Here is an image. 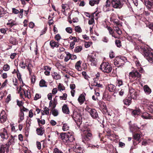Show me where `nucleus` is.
<instances>
[{
	"instance_id": "39448f33",
	"label": "nucleus",
	"mask_w": 153,
	"mask_h": 153,
	"mask_svg": "<svg viewBox=\"0 0 153 153\" xmlns=\"http://www.w3.org/2000/svg\"><path fill=\"white\" fill-rule=\"evenodd\" d=\"M126 58L123 57H118L114 60V65L118 67H122L125 63Z\"/></svg>"
},
{
	"instance_id": "c85d7f7f",
	"label": "nucleus",
	"mask_w": 153,
	"mask_h": 153,
	"mask_svg": "<svg viewBox=\"0 0 153 153\" xmlns=\"http://www.w3.org/2000/svg\"><path fill=\"white\" fill-rule=\"evenodd\" d=\"M132 98L131 97H129L126 98L124 100L123 102L124 104L127 105H129L131 103Z\"/></svg>"
},
{
	"instance_id": "864d4df0",
	"label": "nucleus",
	"mask_w": 153,
	"mask_h": 153,
	"mask_svg": "<svg viewBox=\"0 0 153 153\" xmlns=\"http://www.w3.org/2000/svg\"><path fill=\"white\" fill-rule=\"evenodd\" d=\"M10 69V66L8 64H6L4 65L3 69L5 71H8Z\"/></svg>"
},
{
	"instance_id": "774afa93",
	"label": "nucleus",
	"mask_w": 153,
	"mask_h": 153,
	"mask_svg": "<svg viewBox=\"0 0 153 153\" xmlns=\"http://www.w3.org/2000/svg\"><path fill=\"white\" fill-rule=\"evenodd\" d=\"M54 153H63L59 149L57 148H55L54 149L53 151Z\"/></svg>"
},
{
	"instance_id": "f257e3e1",
	"label": "nucleus",
	"mask_w": 153,
	"mask_h": 153,
	"mask_svg": "<svg viewBox=\"0 0 153 153\" xmlns=\"http://www.w3.org/2000/svg\"><path fill=\"white\" fill-rule=\"evenodd\" d=\"M144 57L150 62H153V53L151 49L147 47H141Z\"/></svg>"
},
{
	"instance_id": "7c9ffc66",
	"label": "nucleus",
	"mask_w": 153,
	"mask_h": 153,
	"mask_svg": "<svg viewBox=\"0 0 153 153\" xmlns=\"http://www.w3.org/2000/svg\"><path fill=\"white\" fill-rule=\"evenodd\" d=\"M37 134L38 135H42L44 132V130L43 128L40 127L39 128H37L36 129Z\"/></svg>"
},
{
	"instance_id": "f3484780",
	"label": "nucleus",
	"mask_w": 153,
	"mask_h": 153,
	"mask_svg": "<svg viewBox=\"0 0 153 153\" xmlns=\"http://www.w3.org/2000/svg\"><path fill=\"white\" fill-rule=\"evenodd\" d=\"M144 3L147 8L150 11H152L153 8V3L149 0H144Z\"/></svg>"
},
{
	"instance_id": "9d476101",
	"label": "nucleus",
	"mask_w": 153,
	"mask_h": 153,
	"mask_svg": "<svg viewBox=\"0 0 153 153\" xmlns=\"http://www.w3.org/2000/svg\"><path fill=\"white\" fill-rule=\"evenodd\" d=\"M111 4L112 7L115 8H120L122 7L120 0H112Z\"/></svg>"
},
{
	"instance_id": "0eeeda50",
	"label": "nucleus",
	"mask_w": 153,
	"mask_h": 153,
	"mask_svg": "<svg viewBox=\"0 0 153 153\" xmlns=\"http://www.w3.org/2000/svg\"><path fill=\"white\" fill-rule=\"evenodd\" d=\"M87 111L93 118L97 119L98 117V113L95 109L88 107L87 108Z\"/></svg>"
},
{
	"instance_id": "5701e85b",
	"label": "nucleus",
	"mask_w": 153,
	"mask_h": 153,
	"mask_svg": "<svg viewBox=\"0 0 153 153\" xmlns=\"http://www.w3.org/2000/svg\"><path fill=\"white\" fill-rule=\"evenodd\" d=\"M141 116L144 119H152V117L151 114L147 112L143 113Z\"/></svg>"
},
{
	"instance_id": "3c124183",
	"label": "nucleus",
	"mask_w": 153,
	"mask_h": 153,
	"mask_svg": "<svg viewBox=\"0 0 153 153\" xmlns=\"http://www.w3.org/2000/svg\"><path fill=\"white\" fill-rule=\"evenodd\" d=\"M26 63H25L24 62H22L19 64V66L21 68L24 69L25 68L26 66H27Z\"/></svg>"
},
{
	"instance_id": "a19ab883",
	"label": "nucleus",
	"mask_w": 153,
	"mask_h": 153,
	"mask_svg": "<svg viewBox=\"0 0 153 153\" xmlns=\"http://www.w3.org/2000/svg\"><path fill=\"white\" fill-rule=\"evenodd\" d=\"M68 6L67 4H62V12L65 15H66V14L65 13V10L67 9Z\"/></svg>"
},
{
	"instance_id": "6e6552de",
	"label": "nucleus",
	"mask_w": 153,
	"mask_h": 153,
	"mask_svg": "<svg viewBox=\"0 0 153 153\" xmlns=\"http://www.w3.org/2000/svg\"><path fill=\"white\" fill-rule=\"evenodd\" d=\"M141 75L138 71L136 70L130 72L129 73V76L130 79H135L136 77H140Z\"/></svg>"
},
{
	"instance_id": "bf43d9fd",
	"label": "nucleus",
	"mask_w": 153,
	"mask_h": 153,
	"mask_svg": "<svg viewBox=\"0 0 153 153\" xmlns=\"http://www.w3.org/2000/svg\"><path fill=\"white\" fill-rule=\"evenodd\" d=\"M44 110L43 111L45 114L48 115L49 114V109L48 108L45 107L44 108Z\"/></svg>"
},
{
	"instance_id": "69168bd1",
	"label": "nucleus",
	"mask_w": 153,
	"mask_h": 153,
	"mask_svg": "<svg viewBox=\"0 0 153 153\" xmlns=\"http://www.w3.org/2000/svg\"><path fill=\"white\" fill-rule=\"evenodd\" d=\"M37 120L38 123L39 124H44L45 123V120H40L39 119L37 118Z\"/></svg>"
},
{
	"instance_id": "b1692460",
	"label": "nucleus",
	"mask_w": 153,
	"mask_h": 153,
	"mask_svg": "<svg viewBox=\"0 0 153 153\" xmlns=\"http://www.w3.org/2000/svg\"><path fill=\"white\" fill-rule=\"evenodd\" d=\"M50 45L52 48L54 47L57 48L59 46V43L57 42H55L53 40H51L50 43Z\"/></svg>"
},
{
	"instance_id": "a211bd4d",
	"label": "nucleus",
	"mask_w": 153,
	"mask_h": 153,
	"mask_svg": "<svg viewBox=\"0 0 153 153\" xmlns=\"http://www.w3.org/2000/svg\"><path fill=\"white\" fill-rule=\"evenodd\" d=\"M85 93L82 94L79 97L78 100L80 105L82 104L85 100Z\"/></svg>"
},
{
	"instance_id": "473e14b6",
	"label": "nucleus",
	"mask_w": 153,
	"mask_h": 153,
	"mask_svg": "<svg viewBox=\"0 0 153 153\" xmlns=\"http://www.w3.org/2000/svg\"><path fill=\"white\" fill-rule=\"evenodd\" d=\"M100 106L102 109L106 110L107 107L105 102L102 101H100L99 102Z\"/></svg>"
},
{
	"instance_id": "412c9836",
	"label": "nucleus",
	"mask_w": 153,
	"mask_h": 153,
	"mask_svg": "<svg viewBox=\"0 0 153 153\" xmlns=\"http://www.w3.org/2000/svg\"><path fill=\"white\" fill-rule=\"evenodd\" d=\"M73 150L74 152L77 153H81L82 152V148L79 146H74Z\"/></svg>"
},
{
	"instance_id": "a18cd8bd",
	"label": "nucleus",
	"mask_w": 153,
	"mask_h": 153,
	"mask_svg": "<svg viewBox=\"0 0 153 153\" xmlns=\"http://www.w3.org/2000/svg\"><path fill=\"white\" fill-rule=\"evenodd\" d=\"M140 111L139 109H135L133 110L132 114L134 116L138 115L140 114Z\"/></svg>"
},
{
	"instance_id": "603ef678",
	"label": "nucleus",
	"mask_w": 153,
	"mask_h": 153,
	"mask_svg": "<svg viewBox=\"0 0 153 153\" xmlns=\"http://www.w3.org/2000/svg\"><path fill=\"white\" fill-rule=\"evenodd\" d=\"M75 30L76 32L78 33H80L82 32V30L80 27L79 26H76L75 27Z\"/></svg>"
},
{
	"instance_id": "dca6fc26",
	"label": "nucleus",
	"mask_w": 153,
	"mask_h": 153,
	"mask_svg": "<svg viewBox=\"0 0 153 153\" xmlns=\"http://www.w3.org/2000/svg\"><path fill=\"white\" fill-rule=\"evenodd\" d=\"M81 125L82 124L80 125V128H78V129H79L80 130L83 132V133L90 132H89L90 129L87 127V125H82V127H81Z\"/></svg>"
},
{
	"instance_id": "e2e57ef3",
	"label": "nucleus",
	"mask_w": 153,
	"mask_h": 153,
	"mask_svg": "<svg viewBox=\"0 0 153 153\" xmlns=\"http://www.w3.org/2000/svg\"><path fill=\"white\" fill-rule=\"evenodd\" d=\"M94 22V18L91 16V19L89 20L88 24L90 25H92Z\"/></svg>"
},
{
	"instance_id": "4be33fe9",
	"label": "nucleus",
	"mask_w": 153,
	"mask_h": 153,
	"mask_svg": "<svg viewBox=\"0 0 153 153\" xmlns=\"http://www.w3.org/2000/svg\"><path fill=\"white\" fill-rule=\"evenodd\" d=\"M19 90L20 91L23 90L25 96L27 97L28 99H30L31 98L30 93V92H29L28 90L24 89L23 88H22L21 87H20Z\"/></svg>"
},
{
	"instance_id": "79ce46f5",
	"label": "nucleus",
	"mask_w": 153,
	"mask_h": 153,
	"mask_svg": "<svg viewBox=\"0 0 153 153\" xmlns=\"http://www.w3.org/2000/svg\"><path fill=\"white\" fill-rule=\"evenodd\" d=\"M58 89L60 91L65 90V87L61 83H59L58 86Z\"/></svg>"
},
{
	"instance_id": "aec40b11",
	"label": "nucleus",
	"mask_w": 153,
	"mask_h": 153,
	"mask_svg": "<svg viewBox=\"0 0 153 153\" xmlns=\"http://www.w3.org/2000/svg\"><path fill=\"white\" fill-rule=\"evenodd\" d=\"M107 28L108 30L109 34L111 35L112 36L115 38H118L119 37L116 36L114 34L113 30L110 27L108 26Z\"/></svg>"
},
{
	"instance_id": "5fc2aeb1",
	"label": "nucleus",
	"mask_w": 153,
	"mask_h": 153,
	"mask_svg": "<svg viewBox=\"0 0 153 153\" xmlns=\"http://www.w3.org/2000/svg\"><path fill=\"white\" fill-rule=\"evenodd\" d=\"M149 112L152 113H153V105L151 104L148 106L147 107Z\"/></svg>"
},
{
	"instance_id": "f8f14e48",
	"label": "nucleus",
	"mask_w": 153,
	"mask_h": 153,
	"mask_svg": "<svg viewBox=\"0 0 153 153\" xmlns=\"http://www.w3.org/2000/svg\"><path fill=\"white\" fill-rule=\"evenodd\" d=\"M129 94L131 98L134 99H136L138 95L137 92L132 88H129Z\"/></svg>"
},
{
	"instance_id": "c756f323",
	"label": "nucleus",
	"mask_w": 153,
	"mask_h": 153,
	"mask_svg": "<svg viewBox=\"0 0 153 153\" xmlns=\"http://www.w3.org/2000/svg\"><path fill=\"white\" fill-rule=\"evenodd\" d=\"M140 36L138 35H133L131 37H129L128 38V39L129 40H130V41L131 42H133V41L134 39H137L139 38V37Z\"/></svg>"
},
{
	"instance_id": "1a4fd4ad",
	"label": "nucleus",
	"mask_w": 153,
	"mask_h": 153,
	"mask_svg": "<svg viewBox=\"0 0 153 153\" xmlns=\"http://www.w3.org/2000/svg\"><path fill=\"white\" fill-rule=\"evenodd\" d=\"M0 136L3 139H7L9 135L7 130L5 128H3L0 131Z\"/></svg>"
},
{
	"instance_id": "bb28decb",
	"label": "nucleus",
	"mask_w": 153,
	"mask_h": 153,
	"mask_svg": "<svg viewBox=\"0 0 153 153\" xmlns=\"http://www.w3.org/2000/svg\"><path fill=\"white\" fill-rule=\"evenodd\" d=\"M144 90L145 93L147 94H149L151 92V89L147 85H145L144 86Z\"/></svg>"
},
{
	"instance_id": "423d86ee",
	"label": "nucleus",
	"mask_w": 153,
	"mask_h": 153,
	"mask_svg": "<svg viewBox=\"0 0 153 153\" xmlns=\"http://www.w3.org/2000/svg\"><path fill=\"white\" fill-rule=\"evenodd\" d=\"M84 134L82 135V141L84 143H88L92 138V134L90 132L83 133Z\"/></svg>"
},
{
	"instance_id": "4d7b16f0",
	"label": "nucleus",
	"mask_w": 153,
	"mask_h": 153,
	"mask_svg": "<svg viewBox=\"0 0 153 153\" xmlns=\"http://www.w3.org/2000/svg\"><path fill=\"white\" fill-rule=\"evenodd\" d=\"M67 95L66 94L64 93L63 94L62 96H60L59 97V98L60 100H66Z\"/></svg>"
},
{
	"instance_id": "4c0bfd02",
	"label": "nucleus",
	"mask_w": 153,
	"mask_h": 153,
	"mask_svg": "<svg viewBox=\"0 0 153 153\" xmlns=\"http://www.w3.org/2000/svg\"><path fill=\"white\" fill-rule=\"evenodd\" d=\"M116 83V85L119 87L123 85V80L120 79H117Z\"/></svg>"
},
{
	"instance_id": "8fccbe9b",
	"label": "nucleus",
	"mask_w": 153,
	"mask_h": 153,
	"mask_svg": "<svg viewBox=\"0 0 153 153\" xmlns=\"http://www.w3.org/2000/svg\"><path fill=\"white\" fill-rule=\"evenodd\" d=\"M4 147H6L5 145L4 146H1L0 149V153H4L5 151L6 150V151H8L9 149L7 150L6 148H4Z\"/></svg>"
},
{
	"instance_id": "cd10ccee",
	"label": "nucleus",
	"mask_w": 153,
	"mask_h": 153,
	"mask_svg": "<svg viewBox=\"0 0 153 153\" xmlns=\"http://www.w3.org/2000/svg\"><path fill=\"white\" fill-rule=\"evenodd\" d=\"M88 59L89 61L92 62L91 63L92 65L96 66V62L95 60V58L93 57L92 56H90L88 57Z\"/></svg>"
},
{
	"instance_id": "20e7f679",
	"label": "nucleus",
	"mask_w": 153,
	"mask_h": 153,
	"mask_svg": "<svg viewBox=\"0 0 153 153\" xmlns=\"http://www.w3.org/2000/svg\"><path fill=\"white\" fill-rule=\"evenodd\" d=\"M100 68L103 72L107 73L111 72L112 70V67L108 62H102L100 66Z\"/></svg>"
},
{
	"instance_id": "72a5a7b5",
	"label": "nucleus",
	"mask_w": 153,
	"mask_h": 153,
	"mask_svg": "<svg viewBox=\"0 0 153 153\" xmlns=\"http://www.w3.org/2000/svg\"><path fill=\"white\" fill-rule=\"evenodd\" d=\"M65 53L66 56L65 57L64 61L67 62L71 59V54L68 52H65Z\"/></svg>"
},
{
	"instance_id": "37998d69",
	"label": "nucleus",
	"mask_w": 153,
	"mask_h": 153,
	"mask_svg": "<svg viewBox=\"0 0 153 153\" xmlns=\"http://www.w3.org/2000/svg\"><path fill=\"white\" fill-rule=\"evenodd\" d=\"M52 114L54 116H56L59 114L58 111L54 108H52L51 110Z\"/></svg>"
},
{
	"instance_id": "6ab92c4d",
	"label": "nucleus",
	"mask_w": 153,
	"mask_h": 153,
	"mask_svg": "<svg viewBox=\"0 0 153 153\" xmlns=\"http://www.w3.org/2000/svg\"><path fill=\"white\" fill-rule=\"evenodd\" d=\"M110 3L108 1V0H107L105 4L103 7V10L105 12L111 10L110 9Z\"/></svg>"
},
{
	"instance_id": "052dcab7",
	"label": "nucleus",
	"mask_w": 153,
	"mask_h": 153,
	"mask_svg": "<svg viewBox=\"0 0 153 153\" xmlns=\"http://www.w3.org/2000/svg\"><path fill=\"white\" fill-rule=\"evenodd\" d=\"M65 30L67 32L69 33H71L72 32V29L70 27H68L66 28Z\"/></svg>"
},
{
	"instance_id": "6e6d98bb",
	"label": "nucleus",
	"mask_w": 153,
	"mask_h": 153,
	"mask_svg": "<svg viewBox=\"0 0 153 153\" xmlns=\"http://www.w3.org/2000/svg\"><path fill=\"white\" fill-rule=\"evenodd\" d=\"M115 43L117 47H120L121 46V44L120 41L117 39L115 40Z\"/></svg>"
},
{
	"instance_id": "ea45409f",
	"label": "nucleus",
	"mask_w": 153,
	"mask_h": 153,
	"mask_svg": "<svg viewBox=\"0 0 153 153\" xmlns=\"http://www.w3.org/2000/svg\"><path fill=\"white\" fill-rule=\"evenodd\" d=\"M69 126L67 123H64L63 124L62 129L64 131H66L69 130Z\"/></svg>"
},
{
	"instance_id": "13d9d810",
	"label": "nucleus",
	"mask_w": 153,
	"mask_h": 153,
	"mask_svg": "<svg viewBox=\"0 0 153 153\" xmlns=\"http://www.w3.org/2000/svg\"><path fill=\"white\" fill-rule=\"evenodd\" d=\"M149 143V140H144L142 142V145L146 146Z\"/></svg>"
},
{
	"instance_id": "2eb2a0df",
	"label": "nucleus",
	"mask_w": 153,
	"mask_h": 153,
	"mask_svg": "<svg viewBox=\"0 0 153 153\" xmlns=\"http://www.w3.org/2000/svg\"><path fill=\"white\" fill-rule=\"evenodd\" d=\"M7 115L5 112L3 111L0 114V121L3 123L6 121L7 119Z\"/></svg>"
},
{
	"instance_id": "680f3d73",
	"label": "nucleus",
	"mask_w": 153,
	"mask_h": 153,
	"mask_svg": "<svg viewBox=\"0 0 153 153\" xmlns=\"http://www.w3.org/2000/svg\"><path fill=\"white\" fill-rule=\"evenodd\" d=\"M7 79H6L4 82L2 83V85L0 88V89L1 90L2 89L7 85Z\"/></svg>"
},
{
	"instance_id": "2f4dec72",
	"label": "nucleus",
	"mask_w": 153,
	"mask_h": 153,
	"mask_svg": "<svg viewBox=\"0 0 153 153\" xmlns=\"http://www.w3.org/2000/svg\"><path fill=\"white\" fill-rule=\"evenodd\" d=\"M39 85L40 87H47V84L46 81L43 79H42L40 81Z\"/></svg>"
},
{
	"instance_id": "a878e982",
	"label": "nucleus",
	"mask_w": 153,
	"mask_h": 153,
	"mask_svg": "<svg viewBox=\"0 0 153 153\" xmlns=\"http://www.w3.org/2000/svg\"><path fill=\"white\" fill-rule=\"evenodd\" d=\"M51 75L53 78L55 79H60L61 78L60 75L56 72H54Z\"/></svg>"
},
{
	"instance_id": "c03bdc74",
	"label": "nucleus",
	"mask_w": 153,
	"mask_h": 153,
	"mask_svg": "<svg viewBox=\"0 0 153 153\" xmlns=\"http://www.w3.org/2000/svg\"><path fill=\"white\" fill-rule=\"evenodd\" d=\"M26 67H27V68L29 71L30 75H31L32 73V68L33 67L31 63H29L27 65Z\"/></svg>"
},
{
	"instance_id": "9b49d317",
	"label": "nucleus",
	"mask_w": 153,
	"mask_h": 153,
	"mask_svg": "<svg viewBox=\"0 0 153 153\" xmlns=\"http://www.w3.org/2000/svg\"><path fill=\"white\" fill-rule=\"evenodd\" d=\"M9 13L5 9L0 6V17L7 18L9 16Z\"/></svg>"
},
{
	"instance_id": "e433bc0d",
	"label": "nucleus",
	"mask_w": 153,
	"mask_h": 153,
	"mask_svg": "<svg viewBox=\"0 0 153 153\" xmlns=\"http://www.w3.org/2000/svg\"><path fill=\"white\" fill-rule=\"evenodd\" d=\"M114 30L116 31V33L119 35L122 34V31L120 28L117 26H114Z\"/></svg>"
},
{
	"instance_id": "4468645a",
	"label": "nucleus",
	"mask_w": 153,
	"mask_h": 153,
	"mask_svg": "<svg viewBox=\"0 0 153 153\" xmlns=\"http://www.w3.org/2000/svg\"><path fill=\"white\" fill-rule=\"evenodd\" d=\"M107 89L110 92H114V93H117L119 91L118 89H116L115 86L111 84L108 85Z\"/></svg>"
},
{
	"instance_id": "49530a36",
	"label": "nucleus",
	"mask_w": 153,
	"mask_h": 153,
	"mask_svg": "<svg viewBox=\"0 0 153 153\" xmlns=\"http://www.w3.org/2000/svg\"><path fill=\"white\" fill-rule=\"evenodd\" d=\"M134 139L137 141H139L140 138V135L138 134H135L133 135Z\"/></svg>"
},
{
	"instance_id": "58836bf2",
	"label": "nucleus",
	"mask_w": 153,
	"mask_h": 153,
	"mask_svg": "<svg viewBox=\"0 0 153 153\" xmlns=\"http://www.w3.org/2000/svg\"><path fill=\"white\" fill-rule=\"evenodd\" d=\"M10 43L13 45H16L18 44V42L16 39L12 36H11L10 37Z\"/></svg>"
},
{
	"instance_id": "393cba45",
	"label": "nucleus",
	"mask_w": 153,
	"mask_h": 153,
	"mask_svg": "<svg viewBox=\"0 0 153 153\" xmlns=\"http://www.w3.org/2000/svg\"><path fill=\"white\" fill-rule=\"evenodd\" d=\"M62 111L64 113L68 114L69 112L68 107L66 104H64L62 107Z\"/></svg>"
},
{
	"instance_id": "c9c22d12",
	"label": "nucleus",
	"mask_w": 153,
	"mask_h": 153,
	"mask_svg": "<svg viewBox=\"0 0 153 153\" xmlns=\"http://www.w3.org/2000/svg\"><path fill=\"white\" fill-rule=\"evenodd\" d=\"M81 63L82 62L81 61H79L76 63L75 67L78 71H80L81 70Z\"/></svg>"
},
{
	"instance_id": "ddd939ff",
	"label": "nucleus",
	"mask_w": 153,
	"mask_h": 153,
	"mask_svg": "<svg viewBox=\"0 0 153 153\" xmlns=\"http://www.w3.org/2000/svg\"><path fill=\"white\" fill-rule=\"evenodd\" d=\"M14 137H13V136L11 135L10 138L8 140L7 143L5 145L6 147H4V148L8 150L9 149L10 146L12 144H14Z\"/></svg>"
},
{
	"instance_id": "0e129e2a",
	"label": "nucleus",
	"mask_w": 153,
	"mask_h": 153,
	"mask_svg": "<svg viewBox=\"0 0 153 153\" xmlns=\"http://www.w3.org/2000/svg\"><path fill=\"white\" fill-rule=\"evenodd\" d=\"M92 44V42H85V48H88L90 47L91 45Z\"/></svg>"
},
{
	"instance_id": "09e8293b",
	"label": "nucleus",
	"mask_w": 153,
	"mask_h": 153,
	"mask_svg": "<svg viewBox=\"0 0 153 153\" xmlns=\"http://www.w3.org/2000/svg\"><path fill=\"white\" fill-rule=\"evenodd\" d=\"M20 117V120L18 121V123H20L24 119V113L23 112H21L20 114L19 115Z\"/></svg>"
},
{
	"instance_id": "7ed1b4c3",
	"label": "nucleus",
	"mask_w": 153,
	"mask_h": 153,
	"mask_svg": "<svg viewBox=\"0 0 153 153\" xmlns=\"http://www.w3.org/2000/svg\"><path fill=\"white\" fill-rule=\"evenodd\" d=\"M71 117L73 118L77 126L76 127V129L80 128V125L82 123V117L80 114L77 111H73V114L71 115Z\"/></svg>"
},
{
	"instance_id": "f03ea898",
	"label": "nucleus",
	"mask_w": 153,
	"mask_h": 153,
	"mask_svg": "<svg viewBox=\"0 0 153 153\" xmlns=\"http://www.w3.org/2000/svg\"><path fill=\"white\" fill-rule=\"evenodd\" d=\"M58 138L63 142L68 143L73 142L74 140L73 136L71 134L69 135L65 133H60Z\"/></svg>"
},
{
	"instance_id": "f704fd0d",
	"label": "nucleus",
	"mask_w": 153,
	"mask_h": 153,
	"mask_svg": "<svg viewBox=\"0 0 153 153\" xmlns=\"http://www.w3.org/2000/svg\"><path fill=\"white\" fill-rule=\"evenodd\" d=\"M91 85L93 86H96L98 87L102 88V85L100 83H98L97 81H94L93 82L91 83Z\"/></svg>"
},
{
	"instance_id": "de8ad7c7",
	"label": "nucleus",
	"mask_w": 153,
	"mask_h": 153,
	"mask_svg": "<svg viewBox=\"0 0 153 153\" xmlns=\"http://www.w3.org/2000/svg\"><path fill=\"white\" fill-rule=\"evenodd\" d=\"M82 50V47L81 46H78L76 47L74 50V51L76 53L80 52Z\"/></svg>"
},
{
	"instance_id": "338daca9",
	"label": "nucleus",
	"mask_w": 153,
	"mask_h": 153,
	"mask_svg": "<svg viewBox=\"0 0 153 153\" xmlns=\"http://www.w3.org/2000/svg\"><path fill=\"white\" fill-rule=\"evenodd\" d=\"M12 12L13 13L15 14H17L19 13V11L14 8H12Z\"/></svg>"
}]
</instances>
